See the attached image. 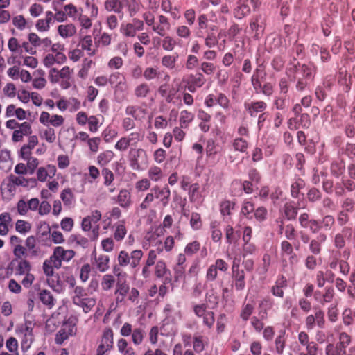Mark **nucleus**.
<instances>
[{"mask_svg": "<svg viewBox=\"0 0 355 355\" xmlns=\"http://www.w3.org/2000/svg\"><path fill=\"white\" fill-rule=\"evenodd\" d=\"M132 156L131 166L133 169L140 168V162L146 164L147 163V153L142 148L134 149L130 150Z\"/></svg>", "mask_w": 355, "mask_h": 355, "instance_id": "obj_9", "label": "nucleus"}, {"mask_svg": "<svg viewBox=\"0 0 355 355\" xmlns=\"http://www.w3.org/2000/svg\"><path fill=\"white\" fill-rule=\"evenodd\" d=\"M78 319L76 317H69L62 324V327L65 331L71 336H74L76 333Z\"/></svg>", "mask_w": 355, "mask_h": 355, "instance_id": "obj_25", "label": "nucleus"}, {"mask_svg": "<svg viewBox=\"0 0 355 355\" xmlns=\"http://www.w3.org/2000/svg\"><path fill=\"white\" fill-rule=\"evenodd\" d=\"M141 135L137 132H134L127 136L122 137L115 144L114 148L120 152L126 151L130 146H135L141 140Z\"/></svg>", "mask_w": 355, "mask_h": 355, "instance_id": "obj_5", "label": "nucleus"}, {"mask_svg": "<svg viewBox=\"0 0 355 355\" xmlns=\"http://www.w3.org/2000/svg\"><path fill=\"white\" fill-rule=\"evenodd\" d=\"M110 258L108 255L101 254L95 256L92 264L100 272H105L110 268Z\"/></svg>", "mask_w": 355, "mask_h": 355, "instance_id": "obj_16", "label": "nucleus"}, {"mask_svg": "<svg viewBox=\"0 0 355 355\" xmlns=\"http://www.w3.org/2000/svg\"><path fill=\"white\" fill-rule=\"evenodd\" d=\"M145 331L141 328H135L132 333V340L135 345L142 343L144 338Z\"/></svg>", "mask_w": 355, "mask_h": 355, "instance_id": "obj_47", "label": "nucleus"}, {"mask_svg": "<svg viewBox=\"0 0 355 355\" xmlns=\"http://www.w3.org/2000/svg\"><path fill=\"white\" fill-rule=\"evenodd\" d=\"M193 347L196 353H201L205 349L204 339L202 336H195L193 337Z\"/></svg>", "mask_w": 355, "mask_h": 355, "instance_id": "obj_57", "label": "nucleus"}, {"mask_svg": "<svg viewBox=\"0 0 355 355\" xmlns=\"http://www.w3.org/2000/svg\"><path fill=\"white\" fill-rule=\"evenodd\" d=\"M114 153L112 150H105L101 153L97 157L98 163L101 166H105L114 157Z\"/></svg>", "mask_w": 355, "mask_h": 355, "instance_id": "obj_32", "label": "nucleus"}, {"mask_svg": "<svg viewBox=\"0 0 355 355\" xmlns=\"http://www.w3.org/2000/svg\"><path fill=\"white\" fill-rule=\"evenodd\" d=\"M16 184L12 177L6 178L1 185V191L4 199H10L15 193Z\"/></svg>", "mask_w": 355, "mask_h": 355, "instance_id": "obj_10", "label": "nucleus"}, {"mask_svg": "<svg viewBox=\"0 0 355 355\" xmlns=\"http://www.w3.org/2000/svg\"><path fill=\"white\" fill-rule=\"evenodd\" d=\"M254 309V303H246L243 304V309L241 310L240 316L244 320L247 321L250 315H252Z\"/></svg>", "mask_w": 355, "mask_h": 355, "instance_id": "obj_50", "label": "nucleus"}, {"mask_svg": "<svg viewBox=\"0 0 355 355\" xmlns=\"http://www.w3.org/2000/svg\"><path fill=\"white\" fill-rule=\"evenodd\" d=\"M150 184L149 179L143 178L136 182L135 188L138 191H145L150 187Z\"/></svg>", "mask_w": 355, "mask_h": 355, "instance_id": "obj_63", "label": "nucleus"}, {"mask_svg": "<svg viewBox=\"0 0 355 355\" xmlns=\"http://www.w3.org/2000/svg\"><path fill=\"white\" fill-rule=\"evenodd\" d=\"M143 257V252L141 250H135L131 252L130 255L125 250H121L117 257L119 266L125 267L130 265L131 268H136L140 263Z\"/></svg>", "mask_w": 355, "mask_h": 355, "instance_id": "obj_2", "label": "nucleus"}, {"mask_svg": "<svg viewBox=\"0 0 355 355\" xmlns=\"http://www.w3.org/2000/svg\"><path fill=\"white\" fill-rule=\"evenodd\" d=\"M334 290H321L318 291L314 296L316 300L321 303L329 302L333 298L334 293H332Z\"/></svg>", "mask_w": 355, "mask_h": 355, "instance_id": "obj_28", "label": "nucleus"}, {"mask_svg": "<svg viewBox=\"0 0 355 355\" xmlns=\"http://www.w3.org/2000/svg\"><path fill=\"white\" fill-rule=\"evenodd\" d=\"M126 7L130 16L135 15L139 10V4L136 0H123V8Z\"/></svg>", "mask_w": 355, "mask_h": 355, "instance_id": "obj_51", "label": "nucleus"}, {"mask_svg": "<svg viewBox=\"0 0 355 355\" xmlns=\"http://www.w3.org/2000/svg\"><path fill=\"white\" fill-rule=\"evenodd\" d=\"M23 338L21 341V349L23 352H26L34 341L33 334H22Z\"/></svg>", "mask_w": 355, "mask_h": 355, "instance_id": "obj_45", "label": "nucleus"}, {"mask_svg": "<svg viewBox=\"0 0 355 355\" xmlns=\"http://www.w3.org/2000/svg\"><path fill=\"white\" fill-rule=\"evenodd\" d=\"M190 225L194 230H200L202 227V223L201 216L198 213H192L190 219Z\"/></svg>", "mask_w": 355, "mask_h": 355, "instance_id": "obj_55", "label": "nucleus"}, {"mask_svg": "<svg viewBox=\"0 0 355 355\" xmlns=\"http://www.w3.org/2000/svg\"><path fill=\"white\" fill-rule=\"evenodd\" d=\"M69 239L71 242H75L77 245L81 246L84 248L89 245V239L79 234H73L70 236Z\"/></svg>", "mask_w": 355, "mask_h": 355, "instance_id": "obj_56", "label": "nucleus"}, {"mask_svg": "<svg viewBox=\"0 0 355 355\" xmlns=\"http://www.w3.org/2000/svg\"><path fill=\"white\" fill-rule=\"evenodd\" d=\"M206 155L208 159L214 162L216 159L218 161L220 154V147L218 144L212 139L207 141L206 146Z\"/></svg>", "mask_w": 355, "mask_h": 355, "instance_id": "obj_12", "label": "nucleus"}, {"mask_svg": "<svg viewBox=\"0 0 355 355\" xmlns=\"http://www.w3.org/2000/svg\"><path fill=\"white\" fill-rule=\"evenodd\" d=\"M164 234V229L161 227H152L147 232L145 238L151 245H157L161 243L159 237Z\"/></svg>", "mask_w": 355, "mask_h": 355, "instance_id": "obj_14", "label": "nucleus"}, {"mask_svg": "<svg viewBox=\"0 0 355 355\" xmlns=\"http://www.w3.org/2000/svg\"><path fill=\"white\" fill-rule=\"evenodd\" d=\"M57 172L56 167L53 164H48L37 168L36 172L37 180L44 182L48 178H53Z\"/></svg>", "mask_w": 355, "mask_h": 355, "instance_id": "obj_11", "label": "nucleus"}, {"mask_svg": "<svg viewBox=\"0 0 355 355\" xmlns=\"http://www.w3.org/2000/svg\"><path fill=\"white\" fill-rule=\"evenodd\" d=\"M15 263H17L15 268L16 275H23L29 273L31 264L26 259H14L12 263L15 264Z\"/></svg>", "mask_w": 355, "mask_h": 355, "instance_id": "obj_20", "label": "nucleus"}, {"mask_svg": "<svg viewBox=\"0 0 355 355\" xmlns=\"http://www.w3.org/2000/svg\"><path fill=\"white\" fill-rule=\"evenodd\" d=\"M125 113L130 115L136 120H141L145 117V110L139 107L128 106L125 110Z\"/></svg>", "mask_w": 355, "mask_h": 355, "instance_id": "obj_29", "label": "nucleus"}, {"mask_svg": "<svg viewBox=\"0 0 355 355\" xmlns=\"http://www.w3.org/2000/svg\"><path fill=\"white\" fill-rule=\"evenodd\" d=\"M232 147L234 150L244 153L248 147V141L241 137H236L232 141Z\"/></svg>", "mask_w": 355, "mask_h": 355, "instance_id": "obj_40", "label": "nucleus"}, {"mask_svg": "<svg viewBox=\"0 0 355 355\" xmlns=\"http://www.w3.org/2000/svg\"><path fill=\"white\" fill-rule=\"evenodd\" d=\"M293 78L297 80V88L302 90L312 80L315 74V67L312 63L295 66L293 68Z\"/></svg>", "mask_w": 355, "mask_h": 355, "instance_id": "obj_1", "label": "nucleus"}, {"mask_svg": "<svg viewBox=\"0 0 355 355\" xmlns=\"http://www.w3.org/2000/svg\"><path fill=\"white\" fill-rule=\"evenodd\" d=\"M199 185L198 184H193L189 187V198L191 201L194 202L197 200L200 197L199 193Z\"/></svg>", "mask_w": 355, "mask_h": 355, "instance_id": "obj_62", "label": "nucleus"}, {"mask_svg": "<svg viewBox=\"0 0 355 355\" xmlns=\"http://www.w3.org/2000/svg\"><path fill=\"white\" fill-rule=\"evenodd\" d=\"M12 160L10 152L7 150L0 151V169L8 171L11 168Z\"/></svg>", "mask_w": 355, "mask_h": 355, "instance_id": "obj_23", "label": "nucleus"}, {"mask_svg": "<svg viewBox=\"0 0 355 355\" xmlns=\"http://www.w3.org/2000/svg\"><path fill=\"white\" fill-rule=\"evenodd\" d=\"M151 191L154 193L155 199L158 200V204L162 207H166L168 205L171 196V191L168 187L161 188L159 186H155L151 189Z\"/></svg>", "mask_w": 355, "mask_h": 355, "instance_id": "obj_8", "label": "nucleus"}, {"mask_svg": "<svg viewBox=\"0 0 355 355\" xmlns=\"http://www.w3.org/2000/svg\"><path fill=\"white\" fill-rule=\"evenodd\" d=\"M239 234L237 231H234L233 227L230 225H227L225 228V238L227 242L229 243H233L238 241L239 238Z\"/></svg>", "mask_w": 355, "mask_h": 355, "instance_id": "obj_44", "label": "nucleus"}, {"mask_svg": "<svg viewBox=\"0 0 355 355\" xmlns=\"http://www.w3.org/2000/svg\"><path fill=\"white\" fill-rule=\"evenodd\" d=\"M60 198L64 203L67 205H71L74 201L73 194L69 188L65 189L62 191Z\"/></svg>", "mask_w": 355, "mask_h": 355, "instance_id": "obj_58", "label": "nucleus"}, {"mask_svg": "<svg viewBox=\"0 0 355 355\" xmlns=\"http://www.w3.org/2000/svg\"><path fill=\"white\" fill-rule=\"evenodd\" d=\"M108 83L114 87L116 92L122 91L125 87V77L119 72L112 73L108 78Z\"/></svg>", "mask_w": 355, "mask_h": 355, "instance_id": "obj_15", "label": "nucleus"}, {"mask_svg": "<svg viewBox=\"0 0 355 355\" xmlns=\"http://www.w3.org/2000/svg\"><path fill=\"white\" fill-rule=\"evenodd\" d=\"M41 139L46 140L49 143H53L56 139V135L53 128L47 127L40 132Z\"/></svg>", "mask_w": 355, "mask_h": 355, "instance_id": "obj_38", "label": "nucleus"}, {"mask_svg": "<svg viewBox=\"0 0 355 355\" xmlns=\"http://www.w3.org/2000/svg\"><path fill=\"white\" fill-rule=\"evenodd\" d=\"M85 290H74L75 295L73 296V302L75 304L83 308L85 313L89 312L96 304L93 297H86L83 294Z\"/></svg>", "mask_w": 355, "mask_h": 355, "instance_id": "obj_6", "label": "nucleus"}, {"mask_svg": "<svg viewBox=\"0 0 355 355\" xmlns=\"http://www.w3.org/2000/svg\"><path fill=\"white\" fill-rule=\"evenodd\" d=\"M12 24L19 30H24L27 26V21L24 17L21 15H18L12 17Z\"/></svg>", "mask_w": 355, "mask_h": 355, "instance_id": "obj_54", "label": "nucleus"}, {"mask_svg": "<svg viewBox=\"0 0 355 355\" xmlns=\"http://www.w3.org/2000/svg\"><path fill=\"white\" fill-rule=\"evenodd\" d=\"M51 22V17L45 19H40L37 21L35 27L38 31L46 32L50 28V23Z\"/></svg>", "mask_w": 355, "mask_h": 355, "instance_id": "obj_52", "label": "nucleus"}, {"mask_svg": "<svg viewBox=\"0 0 355 355\" xmlns=\"http://www.w3.org/2000/svg\"><path fill=\"white\" fill-rule=\"evenodd\" d=\"M245 107L252 116H256L257 113L261 112L266 109V105L263 101H258L251 103L250 104H245Z\"/></svg>", "mask_w": 355, "mask_h": 355, "instance_id": "obj_30", "label": "nucleus"}, {"mask_svg": "<svg viewBox=\"0 0 355 355\" xmlns=\"http://www.w3.org/2000/svg\"><path fill=\"white\" fill-rule=\"evenodd\" d=\"M121 33L127 37L135 36L137 31L131 23L122 24L120 28Z\"/></svg>", "mask_w": 355, "mask_h": 355, "instance_id": "obj_60", "label": "nucleus"}, {"mask_svg": "<svg viewBox=\"0 0 355 355\" xmlns=\"http://www.w3.org/2000/svg\"><path fill=\"white\" fill-rule=\"evenodd\" d=\"M39 293V299L42 304L49 309L52 308L55 302V299L49 290H40Z\"/></svg>", "mask_w": 355, "mask_h": 355, "instance_id": "obj_22", "label": "nucleus"}, {"mask_svg": "<svg viewBox=\"0 0 355 355\" xmlns=\"http://www.w3.org/2000/svg\"><path fill=\"white\" fill-rule=\"evenodd\" d=\"M205 83V78L202 74L198 76H191L188 83V89L191 92H194L196 88L202 87Z\"/></svg>", "mask_w": 355, "mask_h": 355, "instance_id": "obj_27", "label": "nucleus"}, {"mask_svg": "<svg viewBox=\"0 0 355 355\" xmlns=\"http://www.w3.org/2000/svg\"><path fill=\"white\" fill-rule=\"evenodd\" d=\"M200 248V243L198 241H193L188 243L184 249V253L189 257L196 254Z\"/></svg>", "mask_w": 355, "mask_h": 355, "instance_id": "obj_37", "label": "nucleus"}, {"mask_svg": "<svg viewBox=\"0 0 355 355\" xmlns=\"http://www.w3.org/2000/svg\"><path fill=\"white\" fill-rule=\"evenodd\" d=\"M75 252L73 250H65L63 247L58 246L53 250V254L51 256V261H53L55 268L59 269L62 266V262H69L75 256Z\"/></svg>", "mask_w": 355, "mask_h": 355, "instance_id": "obj_4", "label": "nucleus"}, {"mask_svg": "<svg viewBox=\"0 0 355 355\" xmlns=\"http://www.w3.org/2000/svg\"><path fill=\"white\" fill-rule=\"evenodd\" d=\"M12 218L8 212H3L0 214V235L6 236L9 232L11 226Z\"/></svg>", "mask_w": 355, "mask_h": 355, "instance_id": "obj_18", "label": "nucleus"}, {"mask_svg": "<svg viewBox=\"0 0 355 355\" xmlns=\"http://www.w3.org/2000/svg\"><path fill=\"white\" fill-rule=\"evenodd\" d=\"M92 64V60L88 58H85L83 61L81 68L78 73V76L82 78L85 79L88 75L89 69Z\"/></svg>", "mask_w": 355, "mask_h": 355, "instance_id": "obj_42", "label": "nucleus"}, {"mask_svg": "<svg viewBox=\"0 0 355 355\" xmlns=\"http://www.w3.org/2000/svg\"><path fill=\"white\" fill-rule=\"evenodd\" d=\"M16 185H20L24 187H33L36 184V180L34 178H25L24 177L12 176Z\"/></svg>", "mask_w": 355, "mask_h": 355, "instance_id": "obj_43", "label": "nucleus"}, {"mask_svg": "<svg viewBox=\"0 0 355 355\" xmlns=\"http://www.w3.org/2000/svg\"><path fill=\"white\" fill-rule=\"evenodd\" d=\"M39 121L46 126L60 127L64 124V118L62 115L50 114L48 112L43 111L40 114Z\"/></svg>", "mask_w": 355, "mask_h": 355, "instance_id": "obj_7", "label": "nucleus"}, {"mask_svg": "<svg viewBox=\"0 0 355 355\" xmlns=\"http://www.w3.org/2000/svg\"><path fill=\"white\" fill-rule=\"evenodd\" d=\"M26 250H28L31 257H36L40 253L39 248L37 246V240L35 236H29L25 241Z\"/></svg>", "mask_w": 355, "mask_h": 355, "instance_id": "obj_24", "label": "nucleus"}, {"mask_svg": "<svg viewBox=\"0 0 355 355\" xmlns=\"http://www.w3.org/2000/svg\"><path fill=\"white\" fill-rule=\"evenodd\" d=\"M233 275L235 280V286L237 288H243L245 286L243 271H239L238 266L234 263L232 266Z\"/></svg>", "mask_w": 355, "mask_h": 355, "instance_id": "obj_31", "label": "nucleus"}, {"mask_svg": "<svg viewBox=\"0 0 355 355\" xmlns=\"http://www.w3.org/2000/svg\"><path fill=\"white\" fill-rule=\"evenodd\" d=\"M150 92V88L148 84L141 83L137 86L135 89V94L136 96L139 98H144L147 96Z\"/></svg>", "mask_w": 355, "mask_h": 355, "instance_id": "obj_59", "label": "nucleus"}, {"mask_svg": "<svg viewBox=\"0 0 355 355\" xmlns=\"http://www.w3.org/2000/svg\"><path fill=\"white\" fill-rule=\"evenodd\" d=\"M151 26L153 30L161 36L165 35L167 31L170 28V24L168 19L163 15H160L159 17L158 23L153 24Z\"/></svg>", "mask_w": 355, "mask_h": 355, "instance_id": "obj_17", "label": "nucleus"}, {"mask_svg": "<svg viewBox=\"0 0 355 355\" xmlns=\"http://www.w3.org/2000/svg\"><path fill=\"white\" fill-rule=\"evenodd\" d=\"M58 33L62 38L71 37L76 33V27L71 23L61 24L58 26Z\"/></svg>", "mask_w": 355, "mask_h": 355, "instance_id": "obj_19", "label": "nucleus"}, {"mask_svg": "<svg viewBox=\"0 0 355 355\" xmlns=\"http://www.w3.org/2000/svg\"><path fill=\"white\" fill-rule=\"evenodd\" d=\"M116 200L121 207H129L132 204L130 192L126 189H123L120 190L117 196Z\"/></svg>", "mask_w": 355, "mask_h": 355, "instance_id": "obj_21", "label": "nucleus"}, {"mask_svg": "<svg viewBox=\"0 0 355 355\" xmlns=\"http://www.w3.org/2000/svg\"><path fill=\"white\" fill-rule=\"evenodd\" d=\"M114 344V334L111 328H105L96 348V355H108L107 353L112 349Z\"/></svg>", "mask_w": 355, "mask_h": 355, "instance_id": "obj_3", "label": "nucleus"}, {"mask_svg": "<svg viewBox=\"0 0 355 355\" xmlns=\"http://www.w3.org/2000/svg\"><path fill=\"white\" fill-rule=\"evenodd\" d=\"M127 234V230L125 225V221L121 220L116 225L114 236L115 240L120 241L123 240Z\"/></svg>", "mask_w": 355, "mask_h": 355, "instance_id": "obj_34", "label": "nucleus"}, {"mask_svg": "<svg viewBox=\"0 0 355 355\" xmlns=\"http://www.w3.org/2000/svg\"><path fill=\"white\" fill-rule=\"evenodd\" d=\"M351 338L350 336L345 332H343L340 334L339 336V342L337 344L344 350H346L347 346L350 344Z\"/></svg>", "mask_w": 355, "mask_h": 355, "instance_id": "obj_64", "label": "nucleus"}, {"mask_svg": "<svg viewBox=\"0 0 355 355\" xmlns=\"http://www.w3.org/2000/svg\"><path fill=\"white\" fill-rule=\"evenodd\" d=\"M234 208V203L230 200H225L220 204V212L223 216H229Z\"/></svg>", "mask_w": 355, "mask_h": 355, "instance_id": "obj_61", "label": "nucleus"}, {"mask_svg": "<svg viewBox=\"0 0 355 355\" xmlns=\"http://www.w3.org/2000/svg\"><path fill=\"white\" fill-rule=\"evenodd\" d=\"M32 132L31 125L28 122H23L19 125L12 136L13 141L18 142L22 140L24 136L31 135Z\"/></svg>", "mask_w": 355, "mask_h": 355, "instance_id": "obj_13", "label": "nucleus"}, {"mask_svg": "<svg viewBox=\"0 0 355 355\" xmlns=\"http://www.w3.org/2000/svg\"><path fill=\"white\" fill-rule=\"evenodd\" d=\"M219 225L218 221L211 223V239L214 242L220 241L222 237V232L219 229Z\"/></svg>", "mask_w": 355, "mask_h": 355, "instance_id": "obj_48", "label": "nucleus"}, {"mask_svg": "<svg viewBox=\"0 0 355 355\" xmlns=\"http://www.w3.org/2000/svg\"><path fill=\"white\" fill-rule=\"evenodd\" d=\"M194 115L193 113L187 110H183L180 112V125L182 128H187L189 123L193 121Z\"/></svg>", "mask_w": 355, "mask_h": 355, "instance_id": "obj_36", "label": "nucleus"}, {"mask_svg": "<svg viewBox=\"0 0 355 355\" xmlns=\"http://www.w3.org/2000/svg\"><path fill=\"white\" fill-rule=\"evenodd\" d=\"M178 55H166L162 58V64L164 67L172 69L175 68Z\"/></svg>", "mask_w": 355, "mask_h": 355, "instance_id": "obj_49", "label": "nucleus"}, {"mask_svg": "<svg viewBox=\"0 0 355 355\" xmlns=\"http://www.w3.org/2000/svg\"><path fill=\"white\" fill-rule=\"evenodd\" d=\"M80 45L82 49L85 50L89 55L95 54V51L93 48V40L90 35L85 36L80 42Z\"/></svg>", "mask_w": 355, "mask_h": 355, "instance_id": "obj_35", "label": "nucleus"}, {"mask_svg": "<svg viewBox=\"0 0 355 355\" xmlns=\"http://www.w3.org/2000/svg\"><path fill=\"white\" fill-rule=\"evenodd\" d=\"M113 271L114 275L117 277V286L119 288H123L126 282V272L122 271L118 266H115Z\"/></svg>", "mask_w": 355, "mask_h": 355, "instance_id": "obj_41", "label": "nucleus"}, {"mask_svg": "<svg viewBox=\"0 0 355 355\" xmlns=\"http://www.w3.org/2000/svg\"><path fill=\"white\" fill-rule=\"evenodd\" d=\"M148 176L150 180L158 182L162 179L164 173L161 168L153 166L148 171Z\"/></svg>", "mask_w": 355, "mask_h": 355, "instance_id": "obj_33", "label": "nucleus"}, {"mask_svg": "<svg viewBox=\"0 0 355 355\" xmlns=\"http://www.w3.org/2000/svg\"><path fill=\"white\" fill-rule=\"evenodd\" d=\"M326 355H345L346 350L343 349L337 343H329L325 348Z\"/></svg>", "mask_w": 355, "mask_h": 355, "instance_id": "obj_39", "label": "nucleus"}, {"mask_svg": "<svg viewBox=\"0 0 355 355\" xmlns=\"http://www.w3.org/2000/svg\"><path fill=\"white\" fill-rule=\"evenodd\" d=\"M105 8L108 11L120 13L123 8V0H106Z\"/></svg>", "mask_w": 355, "mask_h": 355, "instance_id": "obj_26", "label": "nucleus"}, {"mask_svg": "<svg viewBox=\"0 0 355 355\" xmlns=\"http://www.w3.org/2000/svg\"><path fill=\"white\" fill-rule=\"evenodd\" d=\"M177 44L175 39L170 36H166L162 40V46L164 50L171 51L175 49Z\"/></svg>", "mask_w": 355, "mask_h": 355, "instance_id": "obj_53", "label": "nucleus"}, {"mask_svg": "<svg viewBox=\"0 0 355 355\" xmlns=\"http://www.w3.org/2000/svg\"><path fill=\"white\" fill-rule=\"evenodd\" d=\"M15 229L17 232L25 234L31 231V225L28 221L24 220H18L15 223Z\"/></svg>", "mask_w": 355, "mask_h": 355, "instance_id": "obj_46", "label": "nucleus"}]
</instances>
